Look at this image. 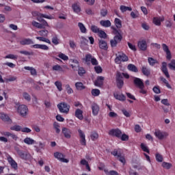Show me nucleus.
<instances>
[{
	"label": "nucleus",
	"mask_w": 175,
	"mask_h": 175,
	"mask_svg": "<svg viewBox=\"0 0 175 175\" xmlns=\"http://www.w3.org/2000/svg\"><path fill=\"white\" fill-rule=\"evenodd\" d=\"M109 135H110V136H115V137L120 139L122 135V131L119 129H111L109 131Z\"/></svg>",
	"instance_id": "obj_10"
},
{
	"label": "nucleus",
	"mask_w": 175,
	"mask_h": 175,
	"mask_svg": "<svg viewBox=\"0 0 175 175\" xmlns=\"http://www.w3.org/2000/svg\"><path fill=\"white\" fill-rule=\"evenodd\" d=\"M52 43H53V44H55V46H57V44H59V40L58 39L57 36L53 37Z\"/></svg>",
	"instance_id": "obj_55"
},
{
	"label": "nucleus",
	"mask_w": 175,
	"mask_h": 175,
	"mask_svg": "<svg viewBox=\"0 0 175 175\" xmlns=\"http://www.w3.org/2000/svg\"><path fill=\"white\" fill-rule=\"evenodd\" d=\"M43 18H48L49 20H51L53 18L51 16L46 15L44 14H40L39 16L37 18L38 21H40V23H42L43 21Z\"/></svg>",
	"instance_id": "obj_24"
},
{
	"label": "nucleus",
	"mask_w": 175,
	"mask_h": 175,
	"mask_svg": "<svg viewBox=\"0 0 175 175\" xmlns=\"http://www.w3.org/2000/svg\"><path fill=\"white\" fill-rule=\"evenodd\" d=\"M100 94V90H99L98 89L92 90V95L93 96H99Z\"/></svg>",
	"instance_id": "obj_46"
},
{
	"label": "nucleus",
	"mask_w": 175,
	"mask_h": 175,
	"mask_svg": "<svg viewBox=\"0 0 175 175\" xmlns=\"http://www.w3.org/2000/svg\"><path fill=\"white\" fill-rule=\"evenodd\" d=\"M162 47H163V51H165V53H166L167 59L170 61V59H172V53H170V50L169 49V46H167V45H166V44H163Z\"/></svg>",
	"instance_id": "obj_13"
},
{
	"label": "nucleus",
	"mask_w": 175,
	"mask_h": 175,
	"mask_svg": "<svg viewBox=\"0 0 175 175\" xmlns=\"http://www.w3.org/2000/svg\"><path fill=\"white\" fill-rule=\"evenodd\" d=\"M53 127H54V129H55L56 133L57 134L60 133L61 129H59V124H58V122H55L53 123Z\"/></svg>",
	"instance_id": "obj_43"
},
{
	"label": "nucleus",
	"mask_w": 175,
	"mask_h": 175,
	"mask_svg": "<svg viewBox=\"0 0 175 175\" xmlns=\"http://www.w3.org/2000/svg\"><path fill=\"white\" fill-rule=\"evenodd\" d=\"M97 33L101 39H106L107 38V34L103 30H100Z\"/></svg>",
	"instance_id": "obj_38"
},
{
	"label": "nucleus",
	"mask_w": 175,
	"mask_h": 175,
	"mask_svg": "<svg viewBox=\"0 0 175 175\" xmlns=\"http://www.w3.org/2000/svg\"><path fill=\"white\" fill-rule=\"evenodd\" d=\"M153 24L155 25H161V18L154 17L153 18Z\"/></svg>",
	"instance_id": "obj_49"
},
{
	"label": "nucleus",
	"mask_w": 175,
	"mask_h": 175,
	"mask_svg": "<svg viewBox=\"0 0 175 175\" xmlns=\"http://www.w3.org/2000/svg\"><path fill=\"white\" fill-rule=\"evenodd\" d=\"M38 33L40 36H42L44 38H47L49 35V31L44 29V30H41L38 31Z\"/></svg>",
	"instance_id": "obj_42"
},
{
	"label": "nucleus",
	"mask_w": 175,
	"mask_h": 175,
	"mask_svg": "<svg viewBox=\"0 0 175 175\" xmlns=\"http://www.w3.org/2000/svg\"><path fill=\"white\" fill-rule=\"evenodd\" d=\"M127 68L129 69V70H131V72H135V73L138 72L137 67H136L135 64H129Z\"/></svg>",
	"instance_id": "obj_33"
},
{
	"label": "nucleus",
	"mask_w": 175,
	"mask_h": 175,
	"mask_svg": "<svg viewBox=\"0 0 175 175\" xmlns=\"http://www.w3.org/2000/svg\"><path fill=\"white\" fill-rule=\"evenodd\" d=\"M14 150L21 159H23V161H30L31 157L29 152L23 150L20 146H15Z\"/></svg>",
	"instance_id": "obj_2"
},
{
	"label": "nucleus",
	"mask_w": 175,
	"mask_h": 175,
	"mask_svg": "<svg viewBox=\"0 0 175 175\" xmlns=\"http://www.w3.org/2000/svg\"><path fill=\"white\" fill-rule=\"evenodd\" d=\"M98 46L102 50H107V42L103 40H99Z\"/></svg>",
	"instance_id": "obj_22"
},
{
	"label": "nucleus",
	"mask_w": 175,
	"mask_h": 175,
	"mask_svg": "<svg viewBox=\"0 0 175 175\" xmlns=\"http://www.w3.org/2000/svg\"><path fill=\"white\" fill-rule=\"evenodd\" d=\"M120 139L122 140V142H128L129 140V136L125 133L122 134V135Z\"/></svg>",
	"instance_id": "obj_45"
},
{
	"label": "nucleus",
	"mask_w": 175,
	"mask_h": 175,
	"mask_svg": "<svg viewBox=\"0 0 175 175\" xmlns=\"http://www.w3.org/2000/svg\"><path fill=\"white\" fill-rule=\"evenodd\" d=\"M138 47L142 51H146L147 50V42L146 40H142L138 42Z\"/></svg>",
	"instance_id": "obj_19"
},
{
	"label": "nucleus",
	"mask_w": 175,
	"mask_h": 175,
	"mask_svg": "<svg viewBox=\"0 0 175 175\" xmlns=\"http://www.w3.org/2000/svg\"><path fill=\"white\" fill-rule=\"evenodd\" d=\"M152 90L154 94H161V89L159 88V86H154Z\"/></svg>",
	"instance_id": "obj_61"
},
{
	"label": "nucleus",
	"mask_w": 175,
	"mask_h": 175,
	"mask_svg": "<svg viewBox=\"0 0 175 175\" xmlns=\"http://www.w3.org/2000/svg\"><path fill=\"white\" fill-rule=\"evenodd\" d=\"M148 61L151 66H154V65L158 64V61L152 57H148Z\"/></svg>",
	"instance_id": "obj_40"
},
{
	"label": "nucleus",
	"mask_w": 175,
	"mask_h": 175,
	"mask_svg": "<svg viewBox=\"0 0 175 175\" xmlns=\"http://www.w3.org/2000/svg\"><path fill=\"white\" fill-rule=\"evenodd\" d=\"M141 148L143 151H144V152L150 154V150L148 149V147L146 146L144 144H141Z\"/></svg>",
	"instance_id": "obj_53"
},
{
	"label": "nucleus",
	"mask_w": 175,
	"mask_h": 175,
	"mask_svg": "<svg viewBox=\"0 0 175 175\" xmlns=\"http://www.w3.org/2000/svg\"><path fill=\"white\" fill-rule=\"evenodd\" d=\"M94 70L97 73H102L103 70L102 69V67H100V66H97L94 67Z\"/></svg>",
	"instance_id": "obj_60"
},
{
	"label": "nucleus",
	"mask_w": 175,
	"mask_h": 175,
	"mask_svg": "<svg viewBox=\"0 0 175 175\" xmlns=\"http://www.w3.org/2000/svg\"><path fill=\"white\" fill-rule=\"evenodd\" d=\"M162 166H163V167H164L165 169L169 170V169H170V167H172V163H170L163 162V163H162Z\"/></svg>",
	"instance_id": "obj_56"
},
{
	"label": "nucleus",
	"mask_w": 175,
	"mask_h": 175,
	"mask_svg": "<svg viewBox=\"0 0 175 175\" xmlns=\"http://www.w3.org/2000/svg\"><path fill=\"white\" fill-rule=\"evenodd\" d=\"M8 161L10 165H11V167H12V169H14V170H17V169L18 168V166L16 161H14V159H13V157L8 156Z\"/></svg>",
	"instance_id": "obj_17"
},
{
	"label": "nucleus",
	"mask_w": 175,
	"mask_h": 175,
	"mask_svg": "<svg viewBox=\"0 0 175 175\" xmlns=\"http://www.w3.org/2000/svg\"><path fill=\"white\" fill-rule=\"evenodd\" d=\"M90 29L92 32H94V33H98L100 31V29L94 25L91 26Z\"/></svg>",
	"instance_id": "obj_41"
},
{
	"label": "nucleus",
	"mask_w": 175,
	"mask_h": 175,
	"mask_svg": "<svg viewBox=\"0 0 175 175\" xmlns=\"http://www.w3.org/2000/svg\"><path fill=\"white\" fill-rule=\"evenodd\" d=\"M22 126L20 125H14L10 127L11 131H16V132H21Z\"/></svg>",
	"instance_id": "obj_36"
},
{
	"label": "nucleus",
	"mask_w": 175,
	"mask_h": 175,
	"mask_svg": "<svg viewBox=\"0 0 175 175\" xmlns=\"http://www.w3.org/2000/svg\"><path fill=\"white\" fill-rule=\"evenodd\" d=\"M75 117H77V118H79V120H83L84 118V117L83 116V111H81V109H77L75 111Z\"/></svg>",
	"instance_id": "obj_28"
},
{
	"label": "nucleus",
	"mask_w": 175,
	"mask_h": 175,
	"mask_svg": "<svg viewBox=\"0 0 175 175\" xmlns=\"http://www.w3.org/2000/svg\"><path fill=\"white\" fill-rule=\"evenodd\" d=\"M92 60V55H91L90 54H88L85 55V62H90V61Z\"/></svg>",
	"instance_id": "obj_64"
},
{
	"label": "nucleus",
	"mask_w": 175,
	"mask_h": 175,
	"mask_svg": "<svg viewBox=\"0 0 175 175\" xmlns=\"http://www.w3.org/2000/svg\"><path fill=\"white\" fill-rule=\"evenodd\" d=\"M81 46H87L88 44V40L85 38V37L82 36L81 37Z\"/></svg>",
	"instance_id": "obj_48"
},
{
	"label": "nucleus",
	"mask_w": 175,
	"mask_h": 175,
	"mask_svg": "<svg viewBox=\"0 0 175 175\" xmlns=\"http://www.w3.org/2000/svg\"><path fill=\"white\" fill-rule=\"evenodd\" d=\"M98 137H99V135L96 132L92 133L90 135V138L93 140V142H95V140H97Z\"/></svg>",
	"instance_id": "obj_47"
},
{
	"label": "nucleus",
	"mask_w": 175,
	"mask_h": 175,
	"mask_svg": "<svg viewBox=\"0 0 175 175\" xmlns=\"http://www.w3.org/2000/svg\"><path fill=\"white\" fill-rule=\"evenodd\" d=\"M36 39L38 40H40V42H45V43H48L49 44H51V41L50 40L46 38V37H36Z\"/></svg>",
	"instance_id": "obj_35"
},
{
	"label": "nucleus",
	"mask_w": 175,
	"mask_h": 175,
	"mask_svg": "<svg viewBox=\"0 0 175 175\" xmlns=\"http://www.w3.org/2000/svg\"><path fill=\"white\" fill-rule=\"evenodd\" d=\"M114 23L116 28L118 29H120V28H122V22L120 20V18H116Z\"/></svg>",
	"instance_id": "obj_30"
},
{
	"label": "nucleus",
	"mask_w": 175,
	"mask_h": 175,
	"mask_svg": "<svg viewBox=\"0 0 175 175\" xmlns=\"http://www.w3.org/2000/svg\"><path fill=\"white\" fill-rule=\"evenodd\" d=\"M116 85L119 90H121L124 87V77L121 72H117L116 75Z\"/></svg>",
	"instance_id": "obj_6"
},
{
	"label": "nucleus",
	"mask_w": 175,
	"mask_h": 175,
	"mask_svg": "<svg viewBox=\"0 0 175 175\" xmlns=\"http://www.w3.org/2000/svg\"><path fill=\"white\" fill-rule=\"evenodd\" d=\"M0 118L5 122H8V124H12V119L9 118V116L5 113H0Z\"/></svg>",
	"instance_id": "obj_20"
},
{
	"label": "nucleus",
	"mask_w": 175,
	"mask_h": 175,
	"mask_svg": "<svg viewBox=\"0 0 175 175\" xmlns=\"http://www.w3.org/2000/svg\"><path fill=\"white\" fill-rule=\"evenodd\" d=\"M72 8L75 13H80V11L81 10L80 9V5H79V3H77L72 4Z\"/></svg>",
	"instance_id": "obj_32"
},
{
	"label": "nucleus",
	"mask_w": 175,
	"mask_h": 175,
	"mask_svg": "<svg viewBox=\"0 0 175 175\" xmlns=\"http://www.w3.org/2000/svg\"><path fill=\"white\" fill-rule=\"evenodd\" d=\"M31 24L33 27H36V28H39V29H42V25L40 23L33 21Z\"/></svg>",
	"instance_id": "obj_54"
},
{
	"label": "nucleus",
	"mask_w": 175,
	"mask_h": 175,
	"mask_svg": "<svg viewBox=\"0 0 175 175\" xmlns=\"http://www.w3.org/2000/svg\"><path fill=\"white\" fill-rule=\"evenodd\" d=\"M122 113H123V114H124V116H125V117H127V118L131 117V113L125 109H122Z\"/></svg>",
	"instance_id": "obj_59"
},
{
	"label": "nucleus",
	"mask_w": 175,
	"mask_h": 175,
	"mask_svg": "<svg viewBox=\"0 0 175 175\" xmlns=\"http://www.w3.org/2000/svg\"><path fill=\"white\" fill-rule=\"evenodd\" d=\"M24 143H25V144H28L29 146H31L32 144H35V143H36V141L33 140V139H31V137H26L24 140H23Z\"/></svg>",
	"instance_id": "obj_29"
},
{
	"label": "nucleus",
	"mask_w": 175,
	"mask_h": 175,
	"mask_svg": "<svg viewBox=\"0 0 175 175\" xmlns=\"http://www.w3.org/2000/svg\"><path fill=\"white\" fill-rule=\"evenodd\" d=\"M24 69H25V70H29L32 76H36V75H38L36 69H35L33 67L25 66Z\"/></svg>",
	"instance_id": "obj_25"
},
{
	"label": "nucleus",
	"mask_w": 175,
	"mask_h": 175,
	"mask_svg": "<svg viewBox=\"0 0 175 175\" xmlns=\"http://www.w3.org/2000/svg\"><path fill=\"white\" fill-rule=\"evenodd\" d=\"M78 27L82 33H87V28L84 26V24L78 23Z\"/></svg>",
	"instance_id": "obj_31"
},
{
	"label": "nucleus",
	"mask_w": 175,
	"mask_h": 175,
	"mask_svg": "<svg viewBox=\"0 0 175 175\" xmlns=\"http://www.w3.org/2000/svg\"><path fill=\"white\" fill-rule=\"evenodd\" d=\"M167 66L171 70H175V59H172L167 64Z\"/></svg>",
	"instance_id": "obj_39"
},
{
	"label": "nucleus",
	"mask_w": 175,
	"mask_h": 175,
	"mask_svg": "<svg viewBox=\"0 0 175 175\" xmlns=\"http://www.w3.org/2000/svg\"><path fill=\"white\" fill-rule=\"evenodd\" d=\"M58 57L61 58V59H63V61H68V59H69V57L64 53L59 54Z\"/></svg>",
	"instance_id": "obj_52"
},
{
	"label": "nucleus",
	"mask_w": 175,
	"mask_h": 175,
	"mask_svg": "<svg viewBox=\"0 0 175 175\" xmlns=\"http://www.w3.org/2000/svg\"><path fill=\"white\" fill-rule=\"evenodd\" d=\"M62 133H63L66 139H70L72 137V131L66 127L62 129Z\"/></svg>",
	"instance_id": "obj_12"
},
{
	"label": "nucleus",
	"mask_w": 175,
	"mask_h": 175,
	"mask_svg": "<svg viewBox=\"0 0 175 175\" xmlns=\"http://www.w3.org/2000/svg\"><path fill=\"white\" fill-rule=\"evenodd\" d=\"M129 58L124 53H120L115 59L116 64H121V62H126Z\"/></svg>",
	"instance_id": "obj_7"
},
{
	"label": "nucleus",
	"mask_w": 175,
	"mask_h": 175,
	"mask_svg": "<svg viewBox=\"0 0 175 175\" xmlns=\"http://www.w3.org/2000/svg\"><path fill=\"white\" fill-rule=\"evenodd\" d=\"M103 81H105L104 77H98L97 79L94 81V85H96V87H102V85H103Z\"/></svg>",
	"instance_id": "obj_18"
},
{
	"label": "nucleus",
	"mask_w": 175,
	"mask_h": 175,
	"mask_svg": "<svg viewBox=\"0 0 175 175\" xmlns=\"http://www.w3.org/2000/svg\"><path fill=\"white\" fill-rule=\"evenodd\" d=\"M75 87H76L77 90H78L79 91H81L82 90L85 89V86L83 85V83H81V82L76 83Z\"/></svg>",
	"instance_id": "obj_34"
},
{
	"label": "nucleus",
	"mask_w": 175,
	"mask_h": 175,
	"mask_svg": "<svg viewBox=\"0 0 175 175\" xmlns=\"http://www.w3.org/2000/svg\"><path fill=\"white\" fill-rule=\"evenodd\" d=\"M5 59H17L18 58V56L13 54H9L5 57Z\"/></svg>",
	"instance_id": "obj_50"
},
{
	"label": "nucleus",
	"mask_w": 175,
	"mask_h": 175,
	"mask_svg": "<svg viewBox=\"0 0 175 175\" xmlns=\"http://www.w3.org/2000/svg\"><path fill=\"white\" fill-rule=\"evenodd\" d=\"M111 29H113V33L116 35L113 39L110 40L111 47H117V44L122 40V31L121 29H117V28L112 26Z\"/></svg>",
	"instance_id": "obj_1"
},
{
	"label": "nucleus",
	"mask_w": 175,
	"mask_h": 175,
	"mask_svg": "<svg viewBox=\"0 0 175 175\" xmlns=\"http://www.w3.org/2000/svg\"><path fill=\"white\" fill-rule=\"evenodd\" d=\"M91 109L92 110V114L93 116H98V114L99 113V105H98V104L93 103L91 105Z\"/></svg>",
	"instance_id": "obj_15"
},
{
	"label": "nucleus",
	"mask_w": 175,
	"mask_h": 175,
	"mask_svg": "<svg viewBox=\"0 0 175 175\" xmlns=\"http://www.w3.org/2000/svg\"><path fill=\"white\" fill-rule=\"evenodd\" d=\"M57 108L59 109L60 113L68 114V113H69L70 106L66 103H60L57 105Z\"/></svg>",
	"instance_id": "obj_4"
},
{
	"label": "nucleus",
	"mask_w": 175,
	"mask_h": 175,
	"mask_svg": "<svg viewBox=\"0 0 175 175\" xmlns=\"http://www.w3.org/2000/svg\"><path fill=\"white\" fill-rule=\"evenodd\" d=\"M114 98H116L118 100H121L122 102H124V100H126V97L124 94H113Z\"/></svg>",
	"instance_id": "obj_26"
},
{
	"label": "nucleus",
	"mask_w": 175,
	"mask_h": 175,
	"mask_svg": "<svg viewBox=\"0 0 175 175\" xmlns=\"http://www.w3.org/2000/svg\"><path fill=\"white\" fill-rule=\"evenodd\" d=\"M111 155H113V157H116V159H118L120 162L123 163V165H125L126 160H125V157L122 155V154L121 153V151L117 149H114L113 151L111 152Z\"/></svg>",
	"instance_id": "obj_3"
},
{
	"label": "nucleus",
	"mask_w": 175,
	"mask_h": 175,
	"mask_svg": "<svg viewBox=\"0 0 175 175\" xmlns=\"http://www.w3.org/2000/svg\"><path fill=\"white\" fill-rule=\"evenodd\" d=\"M154 136H156L159 140H163V139H166L169 136V134L166 132L156 130L154 132Z\"/></svg>",
	"instance_id": "obj_8"
},
{
	"label": "nucleus",
	"mask_w": 175,
	"mask_h": 175,
	"mask_svg": "<svg viewBox=\"0 0 175 175\" xmlns=\"http://www.w3.org/2000/svg\"><path fill=\"white\" fill-rule=\"evenodd\" d=\"M161 72L165 75V77L167 79H170V75L169 74V71L167 70V63L162 62V66L161 68Z\"/></svg>",
	"instance_id": "obj_11"
},
{
	"label": "nucleus",
	"mask_w": 175,
	"mask_h": 175,
	"mask_svg": "<svg viewBox=\"0 0 175 175\" xmlns=\"http://www.w3.org/2000/svg\"><path fill=\"white\" fill-rule=\"evenodd\" d=\"M133 83L137 88H144V83L143 82V80L139 78H135Z\"/></svg>",
	"instance_id": "obj_14"
},
{
	"label": "nucleus",
	"mask_w": 175,
	"mask_h": 175,
	"mask_svg": "<svg viewBox=\"0 0 175 175\" xmlns=\"http://www.w3.org/2000/svg\"><path fill=\"white\" fill-rule=\"evenodd\" d=\"M78 133H79V137L81 138L80 143L81 146H86L87 142L85 141V134H84L81 129L78 130Z\"/></svg>",
	"instance_id": "obj_16"
},
{
	"label": "nucleus",
	"mask_w": 175,
	"mask_h": 175,
	"mask_svg": "<svg viewBox=\"0 0 175 175\" xmlns=\"http://www.w3.org/2000/svg\"><path fill=\"white\" fill-rule=\"evenodd\" d=\"M53 70H59L60 72H62V67L59 65H55L53 66Z\"/></svg>",
	"instance_id": "obj_62"
},
{
	"label": "nucleus",
	"mask_w": 175,
	"mask_h": 175,
	"mask_svg": "<svg viewBox=\"0 0 175 175\" xmlns=\"http://www.w3.org/2000/svg\"><path fill=\"white\" fill-rule=\"evenodd\" d=\"M55 85L57 87L58 91H61L62 90V83L59 81H55Z\"/></svg>",
	"instance_id": "obj_57"
},
{
	"label": "nucleus",
	"mask_w": 175,
	"mask_h": 175,
	"mask_svg": "<svg viewBox=\"0 0 175 175\" xmlns=\"http://www.w3.org/2000/svg\"><path fill=\"white\" fill-rule=\"evenodd\" d=\"M20 44H22V46L33 44V41L31 38H25L20 41Z\"/></svg>",
	"instance_id": "obj_21"
},
{
	"label": "nucleus",
	"mask_w": 175,
	"mask_h": 175,
	"mask_svg": "<svg viewBox=\"0 0 175 175\" xmlns=\"http://www.w3.org/2000/svg\"><path fill=\"white\" fill-rule=\"evenodd\" d=\"M156 160L157 162H163V157L162 155L159 153L156 154Z\"/></svg>",
	"instance_id": "obj_58"
},
{
	"label": "nucleus",
	"mask_w": 175,
	"mask_h": 175,
	"mask_svg": "<svg viewBox=\"0 0 175 175\" xmlns=\"http://www.w3.org/2000/svg\"><path fill=\"white\" fill-rule=\"evenodd\" d=\"M55 158H57L60 161V162H64V163H68L69 159H65V155L61 152H56L54 153Z\"/></svg>",
	"instance_id": "obj_9"
},
{
	"label": "nucleus",
	"mask_w": 175,
	"mask_h": 175,
	"mask_svg": "<svg viewBox=\"0 0 175 175\" xmlns=\"http://www.w3.org/2000/svg\"><path fill=\"white\" fill-rule=\"evenodd\" d=\"M100 25H102V27H105V28H109V27H111V22H110V21L109 20L100 21Z\"/></svg>",
	"instance_id": "obj_27"
},
{
	"label": "nucleus",
	"mask_w": 175,
	"mask_h": 175,
	"mask_svg": "<svg viewBox=\"0 0 175 175\" xmlns=\"http://www.w3.org/2000/svg\"><path fill=\"white\" fill-rule=\"evenodd\" d=\"M23 96L25 100H27V102L31 101V95H29V94H28L27 92H24L23 93Z\"/></svg>",
	"instance_id": "obj_44"
},
{
	"label": "nucleus",
	"mask_w": 175,
	"mask_h": 175,
	"mask_svg": "<svg viewBox=\"0 0 175 175\" xmlns=\"http://www.w3.org/2000/svg\"><path fill=\"white\" fill-rule=\"evenodd\" d=\"M66 88L67 90V94H73V90L70 88V85L68 84L66 85Z\"/></svg>",
	"instance_id": "obj_63"
},
{
	"label": "nucleus",
	"mask_w": 175,
	"mask_h": 175,
	"mask_svg": "<svg viewBox=\"0 0 175 175\" xmlns=\"http://www.w3.org/2000/svg\"><path fill=\"white\" fill-rule=\"evenodd\" d=\"M17 111L21 117H27L28 115V107L25 105H21L18 107Z\"/></svg>",
	"instance_id": "obj_5"
},
{
	"label": "nucleus",
	"mask_w": 175,
	"mask_h": 175,
	"mask_svg": "<svg viewBox=\"0 0 175 175\" xmlns=\"http://www.w3.org/2000/svg\"><path fill=\"white\" fill-rule=\"evenodd\" d=\"M104 172L106 175H120L117 171L114 170L109 171V170H104Z\"/></svg>",
	"instance_id": "obj_37"
},
{
	"label": "nucleus",
	"mask_w": 175,
	"mask_h": 175,
	"mask_svg": "<svg viewBox=\"0 0 175 175\" xmlns=\"http://www.w3.org/2000/svg\"><path fill=\"white\" fill-rule=\"evenodd\" d=\"M78 75L79 76H83L85 75V70L83 67H79L78 70Z\"/></svg>",
	"instance_id": "obj_51"
},
{
	"label": "nucleus",
	"mask_w": 175,
	"mask_h": 175,
	"mask_svg": "<svg viewBox=\"0 0 175 175\" xmlns=\"http://www.w3.org/2000/svg\"><path fill=\"white\" fill-rule=\"evenodd\" d=\"M142 72L144 76H146L147 77H148V76L151 75V70L147 68L146 66H144L142 68Z\"/></svg>",
	"instance_id": "obj_23"
}]
</instances>
